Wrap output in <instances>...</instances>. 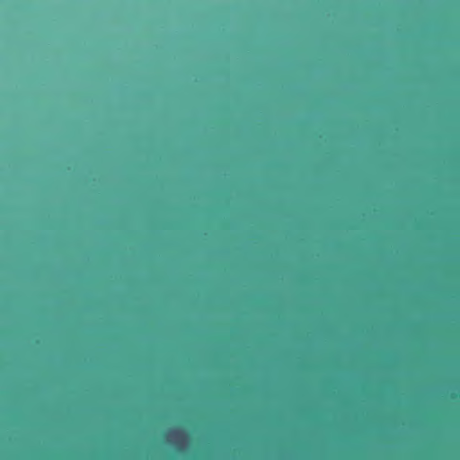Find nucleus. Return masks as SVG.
Returning <instances> with one entry per match:
<instances>
[{
    "instance_id": "f257e3e1",
    "label": "nucleus",
    "mask_w": 460,
    "mask_h": 460,
    "mask_svg": "<svg viewBox=\"0 0 460 460\" xmlns=\"http://www.w3.org/2000/svg\"><path fill=\"white\" fill-rule=\"evenodd\" d=\"M397 32L398 34L400 33V24L398 23V27H397Z\"/></svg>"
}]
</instances>
